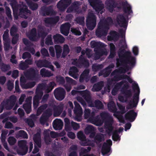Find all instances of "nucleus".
<instances>
[{
	"mask_svg": "<svg viewBox=\"0 0 156 156\" xmlns=\"http://www.w3.org/2000/svg\"><path fill=\"white\" fill-rule=\"evenodd\" d=\"M119 58L116 59V64L117 67L122 66H126L129 64L131 67H133L136 62V58L132 56L129 51H126L124 54L121 55L120 52L118 53Z\"/></svg>",
	"mask_w": 156,
	"mask_h": 156,
	"instance_id": "nucleus-1",
	"label": "nucleus"
},
{
	"mask_svg": "<svg viewBox=\"0 0 156 156\" xmlns=\"http://www.w3.org/2000/svg\"><path fill=\"white\" fill-rule=\"evenodd\" d=\"M113 22L112 18L108 17L107 20H100L98 24V27L96 30V35L99 37L106 36L109 29V23Z\"/></svg>",
	"mask_w": 156,
	"mask_h": 156,
	"instance_id": "nucleus-2",
	"label": "nucleus"
},
{
	"mask_svg": "<svg viewBox=\"0 0 156 156\" xmlns=\"http://www.w3.org/2000/svg\"><path fill=\"white\" fill-rule=\"evenodd\" d=\"M45 83H41L38 84L36 90L35 95L33 98V105L34 108H37L38 106L39 101L41 99L43 92V90H45L46 87Z\"/></svg>",
	"mask_w": 156,
	"mask_h": 156,
	"instance_id": "nucleus-3",
	"label": "nucleus"
},
{
	"mask_svg": "<svg viewBox=\"0 0 156 156\" xmlns=\"http://www.w3.org/2000/svg\"><path fill=\"white\" fill-rule=\"evenodd\" d=\"M16 100V96L13 95L10 96L9 99L4 100L0 105L1 112L5 108L8 110L11 109L15 105Z\"/></svg>",
	"mask_w": 156,
	"mask_h": 156,
	"instance_id": "nucleus-4",
	"label": "nucleus"
},
{
	"mask_svg": "<svg viewBox=\"0 0 156 156\" xmlns=\"http://www.w3.org/2000/svg\"><path fill=\"white\" fill-rule=\"evenodd\" d=\"M132 87L134 90H137V92L134 94L133 97V101H130V102L131 103H129L127 106L126 108L128 109H131L134 107H136L139 102L140 90L138 84L134 83L132 84Z\"/></svg>",
	"mask_w": 156,
	"mask_h": 156,
	"instance_id": "nucleus-5",
	"label": "nucleus"
},
{
	"mask_svg": "<svg viewBox=\"0 0 156 156\" xmlns=\"http://www.w3.org/2000/svg\"><path fill=\"white\" fill-rule=\"evenodd\" d=\"M90 5L95 10L96 12L101 14L103 12L104 4L100 0H88Z\"/></svg>",
	"mask_w": 156,
	"mask_h": 156,
	"instance_id": "nucleus-6",
	"label": "nucleus"
},
{
	"mask_svg": "<svg viewBox=\"0 0 156 156\" xmlns=\"http://www.w3.org/2000/svg\"><path fill=\"white\" fill-rule=\"evenodd\" d=\"M96 17L93 13H88L86 19V26L90 30H93L96 26Z\"/></svg>",
	"mask_w": 156,
	"mask_h": 156,
	"instance_id": "nucleus-7",
	"label": "nucleus"
},
{
	"mask_svg": "<svg viewBox=\"0 0 156 156\" xmlns=\"http://www.w3.org/2000/svg\"><path fill=\"white\" fill-rule=\"evenodd\" d=\"M82 3V2L80 1H74L72 3L71 5L67 9L66 12L69 13L74 11L77 13H81L82 12V10L79 9Z\"/></svg>",
	"mask_w": 156,
	"mask_h": 156,
	"instance_id": "nucleus-8",
	"label": "nucleus"
},
{
	"mask_svg": "<svg viewBox=\"0 0 156 156\" xmlns=\"http://www.w3.org/2000/svg\"><path fill=\"white\" fill-rule=\"evenodd\" d=\"M26 78L31 80H36L37 78L38 71L33 67L27 70L24 73Z\"/></svg>",
	"mask_w": 156,
	"mask_h": 156,
	"instance_id": "nucleus-9",
	"label": "nucleus"
},
{
	"mask_svg": "<svg viewBox=\"0 0 156 156\" xmlns=\"http://www.w3.org/2000/svg\"><path fill=\"white\" fill-rule=\"evenodd\" d=\"M27 144V141L25 140H20L18 141L19 153L22 155L26 154L28 151V147Z\"/></svg>",
	"mask_w": 156,
	"mask_h": 156,
	"instance_id": "nucleus-10",
	"label": "nucleus"
},
{
	"mask_svg": "<svg viewBox=\"0 0 156 156\" xmlns=\"http://www.w3.org/2000/svg\"><path fill=\"white\" fill-rule=\"evenodd\" d=\"M66 91L62 88H58L54 91V95L56 99L59 101L63 100L65 97Z\"/></svg>",
	"mask_w": 156,
	"mask_h": 156,
	"instance_id": "nucleus-11",
	"label": "nucleus"
},
{
	"mask_svg": "<svg viewBox=\"0 0 156 156\" xmlns=\"http://www.w3.org/2000/svg\"><path fill=\"white\" fill-rule=\"evenodd\" d=\"M75 108L74 112L76 115L75 118L78 121L81 120V116L82 113V108L80 105L76 101L74 102Z\"/></svg>",
	"mask_w": 156,
	"mask_h": 156,
	"instance_id": "nucleus-12",
	"label": "nucleus"
},
{
	"mask_svg": "<svg viewBox=\"0 0 156 156\" xmlns=\"http://www.w3.org/2000/svg\"><path fill=\"white\" fill-rule=\"evenodd\" d=\"M113 122V118L112 117H109L107 120L105 122V126L106 128V132L108 135H110L112 132L113 127L112 124Z\"/></svg>",
	"mask_w": 156,
	"mask_h": 156,
	"instance_id": "nucleus-13",
	"label": "nucleus"
},
{
	"mask_svg": "<svg viewBox=\"0 0 156 156\" xmlns=\"http://www.w3.org/2000/svg\"><path fill=\"white\" fill-rule=\"evenodd\" d=\"M41 14L44 16H51L55 14L52 6H49L48 7L43 6L41 8Z\"/></svg>",
	"mask_w": 156,
	"mask_h": 156,
	"instance_id": "nucleus-14",
	"label": "nucleus"
},
{
	"mask_svg": "<svg viewBox=\"0 0 156 156\" xmlns=\"http://www.w3.org/2000/svg\"><path fill=\"white\" fill-rule=\"evenodd\" d=\"M117 22L119 26L124 28H126L128 21L126 20L123 14H119L117 16Z\"/></svg>",
	"mask_w": 156,
	"mask_h": 156,
	"instance_id": "nucleus-15",
	"label": "nucleus"
},
{
	"mask_svg": "<svg viewBox=\"0 0 156 156\" xmlns=\"http://www.w3.org/2000/svg\"><path fill=\"white\" fill-rule=\"evenodd\" d=\"M105 4L107 9L110 12H113L118 5L115 0H106Z\"/></svg>",
	"mask_w": 156,
	"mask_h": 156,
	"instance_id": "nucleus-16",
	"label": "nucleus"
},
{
	"mask_svg": "<svg viewBox=\"0 0 156 156\" xmlns=\"http://www.w3.org/2000/svg\"><path fill=\"white\" fill-rule=\"evenodd\" d=\"M71 0H61L57 3V8L61 11H64L71 3Z\"/></svg>",
	"mask_w": 156,
	"mask_h": 156,
	"instance_id": "nucleus-17",
	"label": "nucleus"
},
{
	"mask_svg": "<svg viewBox=\"0 0 156 156\" xmlns=\"http://www.w3.org/2000/svg\"><path fill=\"white\" fill-rule=\"evenodd\" d=\"M121 5L122 6L124 12L129 15L130 13H133L131 6L128 4L127 1L122 2Z\"/></svg>",
	"mask_w": 156,
	"mask_h": 156,
	"instance_id": "nucleus-18",
	"label": "nucleus"
},
{
	"mask_svg": "<svg viewBox=\"0 0 156 156\" xmlns=\"http://www.w3.org/2000/svg\"><path fill=\"white\" fill-rule=\"evenodd\" d=\"M70 27L71 25L68 23L62 25L60 27L61 33L66 36H67L69 34Z\"/></svg>",
	"mask_w": 156,
	"mask_h": 156,
	"instance_id": "nucleus-19",
	"label": "nucleus"
},
{
	"mask_svg": "<svg viewBox=\"0 0 156 156\" xmlns=\"http://www.w3.org/2000/svg\"><path fill=\"white\" fill-rule=\"evenodd\" d=\"M137 116V113L133 110L129 111L125 115V118L126 119L128 120L130 122H132L134 121Z\"/></svg>",
	"mask_w": 156,
	"mask_h": 156,
	"instance_id": "nucleus-20",
	"label": "nucleus"
},
{
	"mask_svg": "<svg viewBox=\"0 0 156 156\" xmlns=\"http://www.w3.org/2000/svg\"><path fill=\"white\" fill-rule=\"evenodd\" d=\"M27 36L31 41H36L37 40V31L36 28H33L29 32Z\"/></svg>",
	"mask_w": 156,
	"mask_h": 156,
	"instance_id": "nucleus-21",
	"label": "nucleus"
},
{
	"mask_svg": "<svg viewBox=\"0 0 156 156\" xmlns=\"http://www.w3.org/2000/svg\"><path fill=\"white\" fill-rule=\"evenodd\" d=\"M31 14L30 10L28 9L26 6L21 8L20 9L19 15L22 18L27 19L28 18V14Z\"/></svg>",
	"mask_w": 156,
	"mask_h": 156,
	"instance_id": "nucleus-22",
	"label": "nucleus"
},
{
	"mask_svg": "<svg viewBox=\"0 0 156 156\" xmlns=\"http://www.w3.org/2000/svg\"><path fill=\"white\" fill-rule=\"evenodd\" d=\"M124 83H126L124 84L123 87L121 89V93L125 94L127 97H132V94L131 90L127 89L129 87V85L127 82L126 81Z\"/></svg>",
	"mask_w": 156,
	"mask_h": 156,
	"instance_id": "nucleus-23",
	"label": "nucleus"
},
{
	"mask_svg": "<svg viewBox=\"0 0 156 156\" xmlns=\"http://www.w3.org/2000/svg\"><path fill=\"white\" fill-rule=\"evenodd\" d=\"M37 34L38 36L44 39L48 34L46 31V28L41 25H38L37 27Z\"/></svg>",
	"mask_w": 156,
	"mask_h": 156,
	"instance_id": "nucleus-24",
	"label": "nucleus"
},
{
	"mask_svg": "<svg viewBox=\"0 0 156 156\" xmlns=\"http://www.w3.org/2000/svg\"><path fill=\"white\" fill-rule=\"evenodd\" d=\"M117 72V70L115 69L111 73L112 75H115L112 78V79L114 82H118L122 80H124L126 78V77L127 76V75L126 74H117L115 75V73Z\"/></svg>",
	"mask_w": 156,
	"mask_h": 156,
	"instance_id": "nucleus-25",
	"label": "nucleus"
},
{
	"mask_svg": "<svg viewBox=\"0 0 156 156\" xmlns=\"http://www.w3.org/2000/svg\"><path fill=\"white\" fill-rule=\"evenodd\" d=\"M59 20L58 16L54 17H48L45 19L44 21L45 23L49 24H55Z\"/></svg>",
	"mask_w": 156,
	"mask_h": 156,
	"instance_id": "nucleus-26",
	"label": "nucleus"
},
{
	"mask_svg": "<svg viewBox=\"0 0 156 156\" xmlns=\"http://www.w3.org/2000/svg\"><path fill=\"white\" fill-rule=\"evenodd\" d=\"M89 120L91 121L92 123L97 126H101L103 123V121L100 119L99 115L94 117H90Z\"/></svg>",
	"mask_w": 156,
	"mask_h": 156,
	"instance_id": "nucleus-27",
	"label": "nucleus"
},
{
	"mask_svg": "<svg viewBox=\"0 0 156 156\" xmlns=\"http://www.w3.org/2000/svg\"><path fill=\"white\" fill-rule=\"evenodd\" d=\"M63 126L62 121L61 119H55L53 122V127L55 130L61 129Z\"/></svg>",
	"mask_w": 156,
	"mask_h": 156,
	"instance_id": "nucleus-28",
	"label": "nucleus"
},
{
	"mask_svg": "<svg viewBox=\"0 0 156 156\" xmlns=\"http://www.w3.org/2000/svg\"><path fill=\"white\" fill-rule=\"evenodd\" d=\"M26 101V102L23 105V107L26 113L29 114L31 111V103L29 98L27 99Z\"/></svg>",
	"mask_w": 156,
	"mask_h": 156,
	"instance_id": "nucleus-29",
	"label": "nucleus"
},
{
	"mask_svg": "<svg viewBox=\"0 0 156 156\" xmlns=\"http://www.w3.org/2000/svg\"><path fill=\"white\" fill-rule=\"evenodd\" d=\"M54 41L55 44H58L63 43L65 41L64 37L61 34H56L53 36Z\"/></svg>",
	"mask_w": 156,
	"mask_h": 156,
	"instance_id": "nucleus-30",
	"label": "nucleus"
},
{
	"mask_svg": "<svg viewBox=\"0 0 156 156\" xmlns=\"http://www.w3.org/2000/svg\"><path fill=\"white\" fill-rule=\"evenodd\" d=\"M126 82V81L125 80H122L120 82L117 83L112 90L111 93L114 96L116 95L117 91H118V89L121 87L122 85L124 83Z\"/></svg>",
	"mask_w": 156,
	"mask_h": 156,
	"instance_id": "nucleus-31",
	"label": "nucleus"
},
{
	"mask_svg": "<svg viewBox=\"0 0 156 156\" xmlns=\"http://www.w3.org/2000/svg\"><path fill=\"white\" fill-rule=\"evenodd\" d=\"M80 94L85 101L88 103H92L90 95L88 91L85 90L81 91Z\"/></svg>",
	"mask_w": 156,
	"mask_h": 156,
	"instance_id": "nucleus-32",
	"label": "nucleus"
},
{
	"mask_svg": "<svg viewBox=\"0 0 156 156\" xmlns=\"http://www.w3.org/2000/svg\"><path fill=\"white\" fill-rule=\"evenodd\" d=\"M110 150V147L108 146L107 144L104 142L102 145L101 152L104 156H108L109 154L108 153H109Z\"/></svg>",
	"mask_w": 156,
	"mask_h": 156,
	"instance_id": "nucleus-33",
	"label": "nucleus"
},
{
	"mask_svg": "<svg viewBox=\"0 0 156 156\" xmlns=\"http://www.w3.org/2000/svg\"><path fill=\"white\" fill-rule=\"evenodd\" d=\"M35 63L38 67H47L49 63V61L45 59L39 60L36 61Z\"/></svg>",
	"mask_w": 156,
	"mask_h": 156,
	"instance_id": "nucleus-34",
	"label": "nucleus"
},
{
	"mask_svg": "<svg viewBox=\"0 0 156 156\" xmlns=\"http://www.w3.org/2000/svg\"><path fill=\"white\" fill-rule=\"evenodd\" d=\"M78 72V70L76 67L72 66L70 68L69 74L70 76L76 79L77 78V73Z\"/></svg>",
	"mask_w": 156,
	"mask_h": 156,
	"instance_id": "nucleus-35",
	"label": "nucleus"
},
{
	"mask_svg": "<svg viewBox=\"0 0 156 156\" xmlns=\"http://www.w3.org/2000/svg\"><path fill=\"white\" fill-rule=\"evenodd\" d=\"M79 61L80 63L85 68H87L89 66V62L88 60L85 57L81 55L79 57Z\"/></svg>",
	"mask_w": 156,
	"mask_h": 156,
	"instance_id": "nucleus-36",
	"label": "nucleus"
},
{
	"mask_svg": "<svg viewBox=\"0 0 156 156\" xmlns=\"http://www.w3.org/2000/svg\"><path fill=\"white\" fill-rule=\"evenodd\" d=\"M91 47L92 48H95L94 51L97 49L101 48L103 46V44L100 42L92 41L90 42Z\"/></svg>",
	"mask_w": 156,
	"mask_h": 156,
	"instance_id": "nucleus-37",
	"label": "nucleus"
},
{
	"mask_svg": "<svg viewBox=\"0 0 156 156\" xmlns=\"http://www.w3.org/2000/svg\"><path fill=\"white\" fill-rule=\"evenodd\" d=\"M90 105L91 107H96V108L100 109H102L104 108V105L102 102L98 100H95L94 103H92Z\"/></svg>",
	"mask_w": 156,
	"mask_h": 156,
	"instance_id": "nucleus-38",
	"label": "nucleus"
},
{
	"mask_svg": "<svg viewBox=\"0 0 156 156\" xmlns=\"http://www.w3.org/2000/svg\"><path fill=\"white\" fill-rule=\"evenodd\" d=\"M105 136L103 134L101 133L97 134L94 138V140L96 143H99L105 140Z\"/></svg>",
	"mask_w": 156,
	"mask_h": 156,
	"instance_id": "nucleus-39",
	"label": "nucleus"
},
{
	"mask_svg": "<svg viewBox=\"0 0 156 156\" xmlns=\"http://www.w3.org/2000/svg\"><path fill=\"white\" fill-rule=\"evenodd\" d=\"M41 75L43 77H50L52 76L53 74L50 71H48L45 68H42L40 71Z\"/></svg>",
	"mask_w": 156,
	"mask_h": 156,
	"instance_id": "nucleus-40",
	"label": "nucleus"
},
{
	"mask_svg": "<svg viewBox=\"0 0 156 156\" xmlns=\"http://www.w3.org/2000/svg\"><path fill=\"white\" fill-rule=\"evenodd\" d=\"M55 49L56 57L57 58H59L62 55V49L61 46L59 45H55L54 46Z\"/></svg>",
	"mask_w": 156,
	"mask_h": 156,
	"instance_id": "nucleus-41",
	"label": "nucleus"
},
{
	"mask_svg": "<svg viewBox=\"0 0 156 156\" xmlns=\"http://www.w3.org/2000/svg\"><path fill=\"white\" fill-rule=\"evenodd\" d=\"M55 86L56 84L54 82H50L48 85L46 84V87L45 90V92L47 93L50 92Z\"/></svg>",
	"mask_w": 156,
	"mask_h": 156,
	"instance_id": "nucleus-42",
	"label": "nucleus"
},
{
	"mask_svg": "<svg viewBox=\"0 0 156 156\" xmlns=\"http://www.w3.org/2000/svg\"><path fill=\"white\" fill-rule=\"evenodd\" d=\"M108 108L110 112L116 113L117 108L113 102H110L108 104Z\"/></svg>",
	"mask_w": 156,
	"mask_h": 156,
	"instance_id": "nucleus-43",
	"label": "nucleus"
},
{
	"mask_svg": "<svg viewBox=\"0 0 156 156\" xmlns=\"http://www.w3.org/2000/svg\"><path fill=\"white\" fill-rule=\"evenodd\" d=\"M112 70H109L107 68L101 70L98 73V76H103L104 77L108 76L111 73Z\"/></svg>",
	"mask_w": 156,
	"mask_h": 156,
	"instance_id": "nucleus-44",
	"label": "nucleus"
},
{
	"mask_svg": "<svg viewBox=\"0 0 156 156\" xmlns=\"http://www.w3.org/2000/svg\"><path fill=\"white\" fill-rule=\"evenodd\" d=\"M70 51V49L67 44H65L63 45V51L61 55V58H65L69 54Z\"/></svg>",
	"mask_w": 156,
	"mask_h": 156,
	"instance_id": "nucleus-45",
	"label": "nucleus"
},
{
	"mask_svg": "<svg viewBox=\"0 0 156 156\" xmlns=\"http://www.w3.org/2000/svg\"><path fill=\"white\" fill-rule=\"evenodd\" d=\"M63 110L62 107L58 106L54 108V116H58L62 113Z\"/></svg>",
	"mask_w": 156,
	"mask_h": 156,
	"instance_id": "nucleus-46",
	"label": "nucleus"
},
{
	"mask_svg": "<svg viewBox=\"0 0 156 156\" xmlns=\"http://www.w3.org/2000/svg\"><path fill=\"white\" fill-rule=\"evenodd\" d=\"M80 144L82 146H93L94 145V144L90 140H87L86 138V140H83L80 142Z\"/></svg>",
	"mask_w": 156,
	"mask_h": 156,
	"instance_id": "nucleus-47",
	"label": "nucleus"
},
{
	"mask_svg": "<svg viewBox=\"0 0 156 156\" xmlns=\"http://www.w3.org/2000/svg\"><path fill=\"white\" fill-rule=\"evenodd\" d=\"M103 82H100L94 84L93 86V88L95 90V91H98L100 90L103 87Z\"/></svg>",
	"mask_w": 156,
	"mask_h": 156,
	"instance_id": "nucleus-48",
	"label": "nucleus"
},
{
	"mask_svg": "<svg viewBox=\"0 0 156 156\" xmlns=\"http://www.w3.org/2000/svg\"><path fill=\"white\" fill-rule=\"evenodd\" d=\"M11 68L9 64H6L4 63H2L0 66V69L1 71L5 72L9 70Z\"/></svg>",
	"mask_w": 156,
	"mask_h": 156,
	"instance_id": "nucleus-49",
	"label": "nucleus"
},
{
	"mask_svg": "<svg viewBox=\"0 0 156 156\" xmlns=\"http://www.w3.org/2000/svg\"><path fill=\"white\" fill-rule=\"evenodd\" d=\"M103 66V65L102 64L97 65L94 64H93L92 66V70L94 71L97 72L102 69Z\"/></svg>",
	"mask_w": 156,
	"mask_h": 156,
	"instance_id": "nucleus-50",
	"label": "nucleus"
},
{
	"mask_svg": "<svg viewBox=\"0 0 156 156\" xmlns=\"http://www.w3.org/2000/svg\"><path fill=\"white\" fill-rule=\"evenodd\" d=\"M66 80L67 84L69 85H75L76 84V81L70 77H66Z\"/></svg>",
	"mask_w": 156,
	"mask_h": 156,
	"instance_id": "nucleus-51",
	"label": "nucleus"
},
{
	"mask_svg": "<svg viewBox=\"0 0 156 156\" xmlns=\"http://www.w3.org/2000/svg\"><path fill=\"white\" fill-rule=\"evenodd\" d=\"M29 67L28 64H27L25 62L23 61H21L19 65V68L20 69L24 70L27 69Z\"/></svg>",
	"mask_w": 156,
	"mask_h": 156,
	"instance_id": "nucleus-52",
	"label": "nucleus"
},
{
	"mask_svg": "<svg viewBox=\"0 0 156 156\" xmlns=\"http://www.w3.org/2000/svg\"><path fill=\"white\" fill-rule=\"evenodd\" d=\"M45 44L48 45H52L53 44L51 35V34L48 35L46 38Z\"/></svg>",
	"mask_w": 156,
	"mask_h": 156,
	"instance_id": "nucleus-53",
	"label": "nucleus"
},
{
	"mask_svg": "<svg viewBox=\"0 0 156 156\" xmlns=\"http://www.w3.org/2000/svg\"><path fill=\"white\" fill-rule=\"evenodd\" d=\"M35 84L36 82L35 81L25 83L23 87L25 89L30 88L34 87Z\"/></svg>",
	"mask_w": 156,
	"mask_h": 156,
	"instance_id": "nucleus-54",
	"label": "nucleus"
},
{
	"mask_svg": "<svg viewBox=\"0 0 156 156\" xmlns=\"http://www.w3.org/2000/svg\"><path fill=\"white\" fill-rule=\"evenodd\" d=\"M28 5L29 7V8L33 11L37 10L38 7V5L37 4L32 2L29 3Z\"/></svg>",
	"mask_w": 156,
	"mask_h": 156,
	"instance_id": "nucleus-55",
	"label": "nucleus"
},
{
	"mask_svg": "<svg viewBox=\"0 0 156 156\" xmlns=\"http://www.w3.org/2000/svg\"><path fill=\"white\" fill-rule=\"evenodd\" d=\"M94 131V128L92 126L88 125L85 128V132L86 134H88Z\"/></svg>",
	"mask_w": 156,
	"mask_h": 156,
	"instance_id": "nucleus-56",
	"label": "nucleus"
},
{
	"mask_svg": "<svg viewBox=\"0 0 156 156\" xmlns=\"http://www.w3.org/2000/svg\"><path fill=\"white\" fill-rule=\"evenodd\" d=\"M49 117L43 113L40 118V122L41 124H44Z\"/></svg>",
	"mask_w": 156,
	"mask_h": 156,
	"instance_id": "nucleus-57",
	"label": "nucleus"
},
{
	"mask_svg": "<svg viewBox=\"0 0 156 156\" xmlns=\"http://www.w3.org/2000/svg\"><path fill=\"white\" fill-rule=\"evenodd\" d=\"M49 117L43 113L40 118V122L41 124H44Z\"/></svg>",
	"mask_w": 156,
	"mask_h": 156,
	"instance_id": "nucleus-58",
	"label": "nucleus"
},
{
	"mask_svg": "<svg viewBox=\"0 0 156 156\" xmlns=\"http://www.w3.org/2000/svg\"><path fill=\"white\" fill-rule=\"evenodd\" d=\"M49 117L43 113L40 118V122L41 124H44Z\"/></svg>",
	"mask_w": 156,
	"mask_h": 156,
	"instance_id": "nucleus-59",
	"label": "nucleus"
},
{
	"mask_svg": "<svg viewBox=\"0 0 156 156\" xmlns=\"http://www.w3.org/2000/svg\"><path fill=\"white\" fill-rule=\"evenodd\" d=\"M122 94L124 95V96L120 95L119 96H118V99L119 100L122 102H126L128 101V99L131 97H127L125 94Z\"/></svg>",
	"mask_w": 156,
	"mask_h": 156,
	"instance_id": "nucleus-60",
	"label": "nucleus"
},
{
	"mask_svg": "<svg viewBox=\"0 0 156 156\" xmlns=\"http://www.w3.org/2000/svg\"><path fill=\"white\" fill-rule=\"evenodd\" d=\"M19 136L24 139H27L28 135L27 133L23 130H20L19 131L18 134Z\"/></svg>",
	"mask_w": 156,
	"mask_h": 156,
	"instance_id": "nucleus-61",
	"label": "nucleus"
},
{
	"mask_svg": "<svg viewBox=\"0 0 156 156\" xmlns=\"http://www.w3.org/2000/svg\"><path fill=\"white\" fill-rule=\"evenodd\" d=\"M118 106L120 111H116V113H121V114L123 115L126 113V111L125 110V106H123L122 105L120 104H118Z\"/></svg>",
	"mask_w": 156,
	"mask_h": 156,
	"instance_id": "nucleus-62",
	"label": "nucleus"
},
{
	"mask_svg": "<svg viewBox=\"0 0 156 156\" xmlns=\"http://www.w3.org/2000/svg\"><path fill=\"white\" fill-rule=\"evenodd\" d=\"M77 137L78 139L81 141L84 140H86V139L85 136L81 131H80L78 132L77 134Z\"/></svg>",
	"mask_w": 156,
	"mask_h": 156,
	"instance_id": "nucleus-63",
	"label": "nucleus"
},
{
	"mask_svg": "<svg viewBox=\"0 0 156 156\" xmlns=\"http://www.w3.org/2000/svg\"><path fill=\"white\" fill-rule=\"evenodd\" d=\"M56 80L57 82L61 84H64L65 83L64 77L61 76H56Z\"/></svg>",
	"mask_w": 156,
	"mask_h": 156,
	"instance_id": "nucleus-64",
	"label": "nucleus"
}]
</instances>
